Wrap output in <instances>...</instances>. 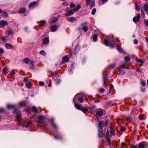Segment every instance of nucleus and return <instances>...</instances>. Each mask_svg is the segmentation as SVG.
Returning a JSON list of instances; mask_svg holds the SVG:
<instances>
[{
	"mask_svg": "<svg viewBox=\"0 0 148 148\" xmlns=\"http://www.w3.org/2000/svg\"><path fill=\"white\" fill-rule=\"evenodd\" d=\"M115 42L114 40H112L110 41H109L107 40H105L104 44L106 46H110V48H112L115 46Z\"/></svg>",
	"mask_w": 148,
	"mask_h": 148,
	"instance_id": "1",
	"label": "nucleus"
},
{
	"mask_svg": "<svg viewBox=\"0 0 148 148\" xmlns=\"http://www.w3.org/2000/svg\"><path fill=\"white\" fill-rule=\"evenodd\" d=\"M8 24L6 21L1 20L0 21V28L4 27L5 26L8 25Z\"/></svg>",
	"mask_w": 148,
	"mask_h": 148,
	"instance_id": "2",
	"label": "nucleus"
},
{
	"mask_svg": "<svg viewBox=\"0 0 148 148\" xmlns=\"http://www.w3.org/2000/svg\"><path fill=\"white\" fill-rule=\"evenodd\" d=\"M99 110L96 112V115L98 116H101L103 115V110L101 109H98Z\"/></svg>",
	"mask_w": 148,
	"mask_h": 148,
	"instance_id": "3",
	"label": "nucleus"
},
{
	"mask_svg": "<svg viewBox=\"0 0 148 148\" xmlns=\"http://www.w3.org/2000/svg\"><path fill=\"white\" fill-rule=\"evenodd\" d=\"M140 18V15L139 14L138 16H134L133 18V21L135 23H136L137 22L139 21V19Z\"/></svg>",
	"mask_w": 148,
	"mask_h": 148,
	"instance_id": "4",
	"label": "nucleus"
},
{
	"mask_svg": "<svg viewBox=\"0 0 148 148\" xmlns=\"http://www.w3.org/2000/svg\"><path fill=\"white\" fill-rule=\"evenodd\" d=\"M44 117L42 116H40L38 117V120L37 121L38 123L42 124L44 122Z\"/></svg>",
	"mask_w": 148,
	"mask_h": 148,
	"instance_id": "5",
	"label": "nucleus"
},
{
	"mask_svg": "<svg viewBox=\"0 0 148 148\" xmlns=\"http://www.w3.org/2000/svg\"><path fill=\"white\" fill-rule=\"evenodd\" d=\"M74 12L73 10H71L65 13V16H69L72 15L73 14Z\"/></svg>",
	"mask_w": 148,
	"mask_h": 148,
	"instance_id": "6",
	"label": "nucleus"
},
{
	"mask_svg": "<svg viewBox=\"0 0 148 148\" xmlns=\"http://www.w3.org/2000/svg\"><path fill=\"white\" fill-rule=\"evenodd\" d=\"M47 24V22L45 20H41L40 21V23H39V25L41 27H45Z\"/></svg>",
	"mask_w": 148,
	"mask_h": 148,
	"instance_id": "7",
	"label": "nucleus"
},
{
	"mask_svg": "<svg viewBox=\"0 0 148 148\" xmlns=\"http://www.w3.org/2000/svg\"><path fill=\"white\" fill-rule=\"evenodd\" d=\"M98 136L100 138L103 137V132L101 130L98 129Z\"/></svg>",
	"mask_w": 148,
	"mask_h": 148,
	"instance_id": "8",
	"label": "nucleus"
},
{
	"mask_svg": "<svg viewBox=\"0 0 148 148\" xmlns=\"http://www.w3.org/2000/svg\"><path fill=\"white\" fill-rule=\"evenodd\" d=\"M104 122L103 121H100L98 123L99 129L101 130L103 127V125Z\"/></svg>",
	"mask_w": 148,
	"mask_h": 148,
	"instance_id": "9",
	"label": "nucleus"
},
{
	"mask_svg": "<svg viewBox=\"0 0 148 148\" xmlns=\"http://www.w3.org/2000/svg\"><path fill=\"white\" fill-rule=\"evenodd\" d=\"M49 38L47 37H45L43 40V43L44 44H46L49 43Z\"/></svg>",
	"mask_w": 148,
	"mask_h": 148,
	"instance_id": "10",
	"label": "nucleus"
},
{
	"mask_svg": "<svg viewBox=\"0 0 148 148\" xmlns=\"http://www.w3.org/2000/svg\"><path fill=\"white\" fill-rule=\"evenodd\" d=\"M95 1L94 0H93L90 3L89 5V8L91 9L92 8L95 6Z\"/></svg>",
	"mask_w": 148,
	"mask_h": 148,
	"instance_id": "11",
	"label": "nucleus"
},
{
	"mask_svg": "<svg viewBox=\"0 0 148 148\" xmlns=\"http://www.w3.org/2000/svg\"><path fill=\"white\" fill-rule=\"evenodd\" d=\"M69 61V58L66 56H64L63 57V60L62 63H64L65 62H67Z\"/></svg>",
	"mask_w": 148,
	"mask_h": 148,
	"instance_id": "12",
	"label": "nucleus"
},
{
	"mask_svg": "<svg viewBox=\"0 0 148 148\" xmlns=\"http://www.w3.org/2000/svg\"><path fill=\"white\" fill-rule=\"evenodd\" d=\"M135 60L137 62H138L140 63L139 66H141L142 65L144 62L143 61L140 59L136 58L135 59Z\"/></svg>",
	"mask_w": 148,
	"mask_h": 148,
	"instance_id": "13",
	"label": "nucleus"
},
{
	"mask_svg": "<svg viewBox=\"0 0 148 148\" xmlns=\"http://www.w3.org/2000/svg\"><path fill=\"white\" fill-rule=\"evenodd\" d=\"M50 29L52 32H54L57 29V26L55 25H53L51 27Z\"/></svg>",
	"mask_w": 148,
	"mask_h": 148,
	"instance_id": "14",
	"label": "nucleus"
},
{
	"mask_svg": "<svg viewBox=\"0 0 148 148\" xmlns=\"http://www.w3.org/2000/svg\"><path fill=\"white\" fill-rule=\"evenodd\" d=\"M90 109L92 111H95L96 110V106L93 105H90L89 106Z\"/></svg>",
	"mask_w": 148,
	"mask_h": 148,
	"instance_id": "15",
	"label": "nucleus"
},
{
	"mask_svg": "<svg viewBox=\"0 0 148 148\" xmlns=\"http://www.w3.org/2000/svg\"><path fill=\"white\" fill-rule=\"evenodd\" d=\"M74 64H72L71 65V68H69L67 69V70L69 71V74H71L72 72V69L74 68Z\"/></svg>",
	"mask_w": 148,
	"mask_h": 148,
	"instance_id": "16",
	"label": "nucleus"
},
{
	"mask_svg": "<svg viewBox=\"0 0 148 148\" xmlns=\"http://www.w3.org/2000/svg\"><path fill=\"white\" fill-rule=\"evenodd\" d=\"M5 46L6 48L8 49H10L12 48V45L11 44L7 43L5 45Z\"/></svg>",
	"mask_w": 148,
	"mask_h": 148,
	"instance_id": "17",
	"label": "nucleus"
},
{
	"mask_svg": "<svg viewBox=\"0 0 148 148\" xmlns=\"http://www.w3.org/2000/svg\"><path fill=\"white\" fill-rule=\"evenodd\" d=\"M81 8V6L79 5H77L73 10L74 12H76L78 11V10Z\"/></svg>",
	"mask_w": 148,
	"mask_h": 148,
	"instance_id": "18",
	"label": "nucleus"
},
{
	"mask_svg": "<svg viewBox=\"0 0 148 148\" xmlns=\"http://www.w3.org/2000/svg\"><path fill=\"white\" fill-rule=\"evenodd\" d=\"M110 134L112 136H115V133L114 130L112 128H110Z\"/></svg>",
	"mask_w": 148,
	"mask_h": 148,
	"instance_id": "19",
	"label": "nucleus"
},
{
	"mask_svg": "<svg viewBox=\"0 0 148 148\" xmlns=\"http://www.w3.org/2000/svg\"><path fill=\"white\" fill-rule=\"evenodd\" d=\"M51 123L52 126L53 127L55 128L56 129L57 128V126L54 122L53 119V118H52L51 119Z\"/></svg>",
	"mask_w": 148,
	"mask_h": 148,
	"instance_id": "20",
	"label": "nucleus"
},
{
	"mask_svg": "<svg viewBox=\"0 0 148 148\" xmlns=\"http://www.w3.org/2000/svg\"><path fill=\"white\" fill-rule=\"evenodd\" d=\"M139 148H145V144L144 143L141 142L138 144Z\"/></svg>",
	"mask_w": 148,
	"mask_h": 148,
	"instance_id": "21",
	"label": "nucleus"
},
{
	"mask_svg": "<svg viewBox=\"0 0 148 148\" xmlns=\"http://www.w3.org/2000/svg\"><path fill=\"white\" fill-rule=\"evenodd\" d=\"M23 61L26 64H28L30 62V60L28 58H27L23 59Z\"/></svg>",
	"mask_w": 148,
	"mask_h": 148,
	"instance_id": "22",
	"label": "nucleus"
},
{
	"mask_svg": "<svg viewBox=\"0 0 148 148\" xmlns=\"http://www.w3.org/2000/svg\"><path fill=\"white\" fill-rule=\"evenodd\" d=\"M7 107L8 109L11 108H14L15 107V105H11L10 104H8L7 105Z\"/></svg>",
	"mask_w": 148,
	"mask_h": 148,
	"instance_id": "23",
	"label": "nucleus"
},
{
	"mask_svg": "<svg viewBox=\"0 0 148 148\" xmlns=\"http://www.w3.org/2000/svg\"><path fill=\"white\" fill-rule=\"evenodd\" d=\"M75 106L77 109L80 110H81L82 108L78 104H75Z\"/></svg>",
	"mask_w": 148,
	"mask_h": 148,
	"instance_id": "24",
	"label": "nucleus"
},
{
	"mask_svg": "<svg viewBox=\"0 0 148 148\" xmlns=\"http://www.w3.org/2000/svg\"><path fill=\"white\" fill-rule=\"evenodd\" d=\"M26 10V9L25 8H22L19 10L18 12L20 14H24Z\"/></svg>",
	"mask_w": 148,
	"mask_h": 148,
	"instance_id": "25",
	"label": "nucleus"
},
{
	"mask_svg": "<svg viewBox=\"0 0 148 148\" xmlns=\"http://www.w3.org/2000/svg\"><path fill=\"white\" fill-rule=\"evenodd\" d=\"M116 49L120 53L123 52V50L121 47L119 46L116 47Z\"/></svg>",
	"mask_w": 148,
	"mask_h": 148,
	"instance_id": "26",
	"label": "nucleus"
},
{
	"mask_svg": "<svg viewBox=\"0 0 148 148\" xmlns=\"http://www.w3.org/2000/svg\"><path fill=\"white\" fill-rule=\"evenodd\" d=\"M143 8L145 12H148V4H145L143 6Z\"/></svg>",
	"mask_w": 148,
	"mask_h": 148,
	"instance_id": "27",
	"label": "nucleus"
},
{
	"mask_svg": "<svg viewBox=\"0 0 148 148\" xmlns=\"http://www.w3.org/2000/svg\"><path fill=\"white\" fill-rule=\"evenodd\" d=\"M19 104L20 106H25L26 104V102L25 101H21L19 103Z\"/></svg>",
	"mask_w": 148,
	"mask_h": 148,
	"instance_id": "28",
	"label": "nucleus"
},
{
	"mask_svg": "<svg viewBox=\"0 0 148 148\" xmlns=\"http://www.w3.org/2000/svg\"><path fill=\"white\" fill-rule=\"evenodd\" d=\"M30 63L29 68L31 69H33L34 68V62L32 60H31Z\"/></svg>",
	"mask_w": 148,
	"mask_h": 148,
	"instance_id": "29",
	"label": "nucleus"
},
{
	"mask_svg": "<svg viewBox=\"0 0 148 148\" xmlns=\"http://www.w3.org/2000/svg\"><path fill=\"white\" fill-rule=\"evenodd\" d=\"M52 23H56L58 21V19L56 17H53V18H52Z\"/></svg>",
	"mask_w": 148,
	"mask_h": 148,
	"instance_id": "30",
	"label": "nucleus"
},
{
	"mask_svg": "<svg viewBox=\"0 0 148 148\" xmlns=\"http://www.w3.org/2000/svg\"><path fill=\"white\" fill-rule=\"evenodd\" d=\"M76 21L77 20L75 18L72 17L70 18L69 21L71 23H73L74 21Z\"/></svg>",
	"mask_w": 148,
	"mask_h": 148,
	"instance_id": "31",
	"label": "nucleus"
},
{
	"mask_svg": "<svg viewBox=\"0 0 148 148\" xmlns=\"http://www.w3.org/2000/svg\"><path fill=\"white\" fill-rule=\"evenodd\" d=\"M36 4V1H33L31 2L29 5V7L34 6Z\"/></svg>",
	"mask_w": 148,
	"mask_h": 148,
	"instance_id": "32",
	"label": "nucleus"
},
{
	"mask_svg": "<svg viewBox=\"0 0 148 148\" xmlns=\"http://www.w3.org/2000/svg\"><path fill=\"white\" fill-rule=\"evenodd\" d=\"M81 110L83 112L86 113L88 111V109L86 108H82Z\"/></svg>",
	"mask_w": 148,
	"mask_h": 148,
	"instance_id": "33",
	"label": "nucleus"
},
{
	"mask_svg": "<svg viewBox=\"0 0 148 148\" xmlns=\"http://www.w3.org/2000/svg\"><path fill=\"white\" fill-rule=\"evenodd\" d=\"M130 58L129 56H126L124 58V60L126 62V63L130 61Z\"/></svg>",
	"mask_w": 148,
	"mask_h": 148,
	"instance_id": "34",
	"label": "nucleus"
},
{
	"mask_svg": "<svg viewBox=\"0 0 148 148\" xmlns=\"http://www.w3.org/2000/svg\"><path fill=\"white\" fill-rule=\"evenodd\" d=\"M26 87L28 88H30L32 86V84L29 82H28L26 84Z\"/></svg>",
	"mask_w": 148,
	"mask_h": 148,
	"instance_id": "35",
	"label": "nucleus"
},
{
	"mask_svg": "<svg viewBox=\"0 0 148 148\" xmlns=\"http://www.w3.org/2000/svg\"><path fill=\"white\" fill-rule=\"evenodd\" d=\"M82 29L85 32H86L88 29V27L86 26H83Z\"/></svg>",
	"mask_w": 148,
	"mask_h": 148,
	"instance_id": "36",
	"label": "nucleus"
},
{
	"mask_svg": "<svg viewBox=\"0 0 148 148\" xmlns=\"http://www.w3.org/2000/svg\"><path fill=\"white\" fill-rule=\"evenodd\" d=\"M1 16L3 17H6L8 16V14L6 12H4L3 13Z\"/></svg>",
	"mask_w": 148,
	"mask_h": 148,
	"instance_id": "37",
	"label": "nucleus"
},
{
	"mask_svg": "<svg viewBox=\"0 0 148 148\" xmlns=\"http://www.w3.org/2000/svg\"><path fill=\"white\" fill-rule=\"evenodd\" d=\"M75 6V5L73 3H71L70 5V7L71 8H74Z\"/></svg>",
	"mask_w": 148,
	"mask_h": 148,
	"instance_id": "38",
	"label": "nucleus"
},
{
	"mask_svg": "<svg viewBox=\"0 0 148 148\" xmlns=\"http://www.w3.org/2000/svg\"><path fill=\"white\" fill-rule=\"evenodd\" d=\"M93 39L95 41H96L97 40V35L96 34H94L92 37Z\"/></svg>",
	"mask_w": 148,
	"mask_h": 148,
	"instance_id": "39",
	"label": "nucleus"
},
{
	"mask_svg": "<svg viewBox=\"0 0 148 148\" xmlns=\"http://www.w3.org/2000/svg\"><path fill=\"white\" fill-rule=\"evenodd\" d=\"M135 8L137 11H138L140 9L137 3H136L135 4Z\"/></svg>",
	"mask_w": 148,
	"mask_h": 148,
	"instance_id": "40",
	"label": "nucleus"
},
{
	"mask_svg": "<svg viewBox=\"0 0 148 148\" xmlns=\"http://www.w3.org/2000/svg\"><path fill=\"white\" fill-rule=\"evenodd\" d=\"M40 54L43 56H45L46 55V53L43 50H41L40 51Z\"/></svg>",
	"mask_w": 148,
	"mask_h": 148,
	"instance_id": "41",
	"label": "nucleus"
},
{
	"mask_svg": "<svg viewBox=\"0 0 148 148\" xmlns=\"http://www.w3.org/2000/svg\"><path fill=\"white\" fill-rule=\"evenodd\" d=\"M78 100L80 103H82L84 101L83 98L80 97L78 98Z\"/></svg>",
	"mask_w": 148,
	"mask_h": 148,
	"instance_id": "42",
	"label": "nucleus"
},
{
	"mask_svg": "<svg viewBox=\"0 0 148 148\" xmlns=\"http://www.w3.org/2000/svg\"><path fill=\"white\" fill-rule=\"evenodd\" d=\"M32 110L35 113H37L38 112V111L35 106H33L32 107Z\"/></svg>",
	"mask_w": 148,
	"mask_h": 148,
	"instance_id": "43",
	"label": "nucleus"
},
{
	"mask_svg": "<svg viewBox=\"0 0 148 148\" xmlns=\"http://www.w3.org/2000/svg\"><path fill=\"white\" fill-rule=\"evenodd\" d=\"M31 123V122L30 121H29L28 123L26 125H23L22 126V127H28L29 125Z\"/></svg>",
	"mask_w": 148,
	"mask_h": 148,
	"instance_id": "44",
	"label": "nucleus"
},
{
	"mask_svg": "<svg viewBox=\"0 0 148 148\" xmlns=\"http://www.w3.org/2000/svg\"><path fill=\"white\" fill-rule=\"evenodd\" d=\"M7 33L9 35L11 34L12 33V30L10 29L8 30Z\"/></svg>",
	"mask_w": 148,
	"mask_h": 148,
	"instance_id": "45",
	"label": "nucleus"
},
{
	"mask_svg": "<svg viewBox=\"0 0 148 148\" xmlns=\"http://www.w3.org/2000/svg\"><path fill=\"white\" fill-rule=\"evenodd\" d=\"M139 118L140 120L144 119H145V116L143 115H139Z\"/></svg>",
	"mask_w": 148,
	"mask_h": 148,
	"instance_id": "46",
	"label": "nucleus"
},
{
	"mask_svg": "<svg viewBox=\"0 0 148 148\" xmlns=\"http://www.w3.org/2000/svg\"><path fill=\"white\" fill-rule=\"evenodd\" d=\"M21 116L20 114H17L16 116V118L18 119H21Z\"/></svg>",
	"mask_w": 148,
	"mask_h": 148,
	"instance_id": "47",
	"label": "nucleus"
},
{
	"mask_svg": "<svg viewBox=\"0 0 148 148\" xmlns=\"http://www.w3.org/2000/svg\"><path fill=\"white\" fill-rule=\"evenodd\" d=\"M141 16L143 18H145V15L144 11L143 10H141Z\"/></svg>",
	"mask_w": 148,
	"mask_h": 148,
	"instance_id": "48",
	"label": "nucleus"
},
{
	"mask_svg": "<svg viewBox=\"0 0 148 148\" xmlns=\"http://www.w3.org/2000/svg\"><path fill=\"white\" fill-rule=\"evenodd\" d=\"M96 11V8L93 9L92 10L91 12V14L92 15H94Z\"/></svg>",
	"mask_w": 148,
	"mask_h": 148,
	"instance_id": "49",
	"label": "nucleus"
},
{
	"mask_svg": "<svg viewBox=\"0 0 148 148\" xmlns=\"http://www.w3.org/2000/svg\"><path fill=\"white\" fill-rule=\"evenodd\" d=\"M106 139V141L108 142H111V141L110 138V136L105 137Z\"/></svg>",
	"mask_w": 148,
	"mask_h": 148,
	"instance_id": "50",
	"label": "nucleus"
},
{
	"mask_svg": "<svg viewBox=\"0 0 148 148\" xmlns=\"http://www.w3.org/2000/svg\"><path fill=\"white\" fill-rule=\"evenodd\" d=\"M62 4L66 6H67L68 5V2L66 1H63L62 2Z\"/></svg>",
	"mask_w": 148,
	"mask_h": 148,
	"instance_id": "51",
	"label": "nucleus"
},
{
	"mask_svg": "<svg viewBox=\"0 0 148 148\" xmlns=\"http://www.w3.org/2000/svg\"><path fill=\"white\" fill-rule=\"evenodd\" d=\"M92 0H86V4L87 5H88L92 1Z\"/></svg>",
	"mask_w": 148,
	"mask_h": 148,
	"instance_id": "52",
	"label": "nucleus"
},
{
	"mask_svg": "<svg viewBox=\"0 0 148 148\" xmlns=\"http://www.w3.org/2000/svg\"><path fill=\"white\" fill-rule=\"evenodd\" d=\"M144 22L145 24L148 27V19L145 20Z\"/></svg>",
	"mask_w": 148,
	"mask_h": 148,
	"instance_id": "53",
	"label": "nucleus"
},
{
	"mask_svg": "<svg viewBox=\"0 0 148 148\" xmlns=\"http://www.w3.org/2000/svg\"><path fill=\"white\" fill-rule=\"evenodd\" d=\"M125 73V72L124 71H121L119 73V75H123Z\"/></svg>",
	"mask_w": 148,
	"mask_h": 148,
	"instance_id": "54",
	"label": "nucleus"
},
{
	"mask_svg": "<svg viewBox=\"0 0 148 148\" xmlns=\"http://www.w3.org/2000/svg\"><path fill=\"white\" fill-rule=\"evenodd\" d=\"M103 83H104H104L105 82L106 80V77H104V74H103Z\"/></svg>",
	"mask_w": 148,
	"mask_h": 148,
	"instance_id": "55",
	"label": "nucleus"
},
{
	"mask_svg": "<svg viewBox=\"0 0 148 148\" xmlns=\"http://www.w3.org/2000/svg\"><path fill=\"white\" fill-rule=\"evenodd\" d=\"M15 73L13 71H11L10 74L11 75V77H13Z\"/></svg>",
	"mask_w": 148,
	"mask_h": 148,
	"instance_id": "56",
	"label": "nucleus"
},
{
	"mask_svg": "<svg viewBox=\"0 0 148 148\" xmlns=\"http://www.w3.org/2000/svg\"><path fill=\"white\" fill-rule=\"evenodd\" d=\"M4 53L3 49L1 48H0V53L2 54H3Z\"/></svg>",
	"mask_w": 148,
	"mask_h": 148,
	"instance_id": "57",
	"label": "nucleus"
},
{
	"mask_svg": "<svg viewBox=\"0 0 148 148\" xmlns=\"http://www.w3.org/2000/svg\"><path fill=\"white\" fill-rule=\"evenodd\" d=\"M126 64H127V63L121 65H120L121 67L123 69L125 68V66Z\"/></svg>",
	"mask_w": 148,
	"mask_h": 148,
	"instance_id": "58",
	"label": "nucleus"
},
{
	"mask_svg": "<svg viewBox=\"0 0 148 148\" xmlns=\"http://www.w3.org/2000/svg\"><path fill=\"white\" fill-rule=\"evenodd\" d=\"M104 91V89L103 88H101L99 89V92L100 93H102Z\"/></svg>",
	"mask_w": 148,
	"mask_h": 148,
	"instance_id": "59",
	"label": "nucleus"
},
{
	"mask_svg": "<svg viewBox=\"0 0 148 148\" xmlns=\"http://www.w3.org/2000/svg\"><path fill=\"white\" fill-rule=\"evenodd\" d=\"M4 111V110L3 108H0V113H2Z\"/></svg>",
	"mask_w": 148,
	"mask_h": 148,
	"instance_id": "60",
	"label": "nucleus"
},
{
	"mask_svg": "<svg viewBox=\"0 0 148 148\" xmlns=\"http://www.w3.org/2000/svg\"><path fill=\"white\" fill-rule=\"evenodd\" d=\"M109 136V132L108 130L106 132L105 137H107Z\"/></svg>",
	"mask_w": 148,
	"mask_h": 148,
	"instance_id": "61",
	"label": "nucleus"
},
{
	"mask_svg": "<svg viewBox=\"0 0 148 148\" xmlns=\"http://www.w3.org/2000/svg\"><path fill=\"white\" fill-rule=\"evenodd\" d=\"M23 80L25 82H26L28 81V79L27 77H25Z\"/></svg>",
	"mask_w": 148,
	"mask_h": 148,
	"instance_id": "62",
	"label": "nucleus"
},
{
	"mask_svg": "<svg viewBox=\"0 0 148 148\" xmlns=\"http://www.w3.org/2000/svg\"><path fill=\"white\" fill-rule=\"evenodd\" d=\"M133 42H134V43L135 44H137L138 43V41L136 39L134 40Z\"/></svg>",
	"mask_w": 148,
	"mask_h": 148,
	"instance_id": "63",
	"label": "nucleus"
},
{
	"mask_svg": "<svg viewBox=\"0 0 148 148\" xmlns=\"http://www.w3.org/2000/svg\"><path fill=\"white\" fill-rule=\"evenodd\" d=\"M39 84L40 85L42 86L44 84V83L42 82H39Z\"/></svg>",
	"mask_w": 148,
	"mask_h": 148,
	"instance_id": "64",
	"label": "nucleus"
}]
</instances>
